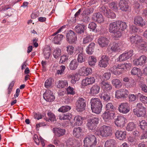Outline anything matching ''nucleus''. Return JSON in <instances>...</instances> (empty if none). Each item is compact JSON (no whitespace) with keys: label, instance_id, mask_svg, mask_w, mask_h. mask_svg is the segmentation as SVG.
I'll return each mask as SVG.
<instances>
[{"label":"nucleus","instance_id":"nucleus-29","mask_svg":"<svg viewBox=\"0 0 147 147\" xmlns=\"http://www.w3.org/2000/svg\"><path fill=\"white\" fill-rule=\"evenodd\" d=\"M92 18L94 20L97 21L99 23L102 22L104 21L102 16L99 13L94 14Z\"/></svg>","mask_w":147,"mask_h":147},{"label":"nucleus","instance_id":"nucleus-58","mask_svg":"<svg viewBox=\"0 0 147 147\" xmlns=\"http://www.w3.org/2000/svg\"><path fill=\"white\" fill-rule=\"evenodd\" d=\"M66 144L69 147L72 146L74 144L73 138H69L66 141Z\"/></svg>","mask_w":147,"mask_h":147},{"label":"nucleus","instance_id":"nucleus-24","mask_svg":"<svg viewBox=\"0 0 147 147\" xmlns=\"http://www.w3.org/2000/svg\"><path fill=\"white\" fill-rule=\"evenodd\" d=\"M66 131L64 129L60 128H56L54 129V132L57 136L61 137L63 136L65 133Z\"/></svg>","mask_w":147,"mask_h":147},{"label":"nucleus","instance_id":"nucleus-45","mask_svg":"<svg viewBox=\"0 0 147 147\" xmlns=\"http://www.w3.org/2000/svg\"><path fill=\"white\" fill-rule=\"evenodd\" d=\"M93 11V9L92 8H87L85 9L82 13V15L87 16L92 13Z\"/></svg>","mask_w":147,"mask_h":147},{"label":"nucleus","instance_id":"nucleus-59","mask_svg":"<svg viewBox=\"0 0 147 147\" xmlns=\"http://www.w3.org/2000/svg\"><path fill=\"white\" fill-rule=\"evenodd\" d=\"M82 21L86 23H88L90 20L89 17L87 16L82 15Z\"/></svg>","mask_w":147,"mask_h":147},{"label":"nucleus","instance_id":"nucleus-53","mask_svg":"<svg viewBox=\"0 0 147 147\" xmlns=\"http://www.w3.org/2000/svg\"><path fill=\"white\" fill-rule=\"evenodd\" d=\"M92 40V39L91 38V36L90 35H87L83 38V43L85 44H87L91 42Z\"/></svg>","mask_w":147,"mask_h":147},{"label":"nucleus","instance_id":"nucleus-44","mask_svg":"<svg viewBox=\"0 0 147 147\" xmlns=\"http://www.w3.org/2000/svg\"><path fill=\"white\" fill-rule=\"evenodd\" d=\"M66 48L68 55H73L75 51L74 47L71 46H69L67 47Z\"/></svg>","mask_w":147,"mask_h":147},{"label":"nucleus","instance_id":"nucleus-28","mask_svg":"<svg viewBox=\"0 0 147 147\" xmlns=\"http://www.w3.org/2000/svg\"><path fill=\"white\" fill-rule=\"evenodd\" d=\"M85 26L81 24H78L75 27V30L78 34L84 33L85 30Z\"/></svg>","mask_w":147,"mask_h":147},{"label":"nucleus","instance_id":"nucleus-7","mask_svg":"<svg viewBox=\"0 0 147 147\" xmlns=\"http://www.w3.org/2000/svg\"><path fill=\"white\" fill-rule=\"evenodd\" d=\"M130 65V64L129 63H124V64H119L117 65V66H114L112 67L111 69V71L113 72L114 74H121L120 72L118 71V69H127Z\"/></svg>","mask_w":147,"mask_h":147},{"label":"nucleus","instance_id":"nucleus-52","mask_svg":"<svg viewBox=\"0 0 147 147\" xmlns=\"http://www.w3.org/2000/svg\"><path fill=\"white\" fill-rule=\"evenodd\" d=\"M66 25H63L56 32L54 33L50 37V39L51 40L52 39L53 36H54L57 34L59 32L62 31L64 30H65V29L66 28Z\"/></svg>","mask_w":147,"mask_h":147},{"label":"nucleus","instance_id":"nucleus-18","mask_svg":"<svg viewBox=\"0 0 147 147\" xmlns=\"http://www.w3.org/2000/svg\"><path fill=\"white\" fill-rule=\"evenodd\" d=\"M128 107V104L127 102L121 103L119 106V110L121 113H126L129 111Z\"/></svg>","mask_w":147,"mask_h":147},{"label":"nucleus","instance_id":"nucleus-33","mask_svg":"<svg viewBox=\"0 0 147 147\" xmlns=\"http://www.w3.org/2000/svg\"><path fill=\"white\" fill-rule=\"evenodd\" d=\"M95 47V44L92 42L86 48V53L89 55H91L94 52Z\"/></svg>","mask_w":147,"mask_h":147},{"label":"nucleus","instance_id":"nucleus-21","mask_svg":"<svg viewBox=\"0 0 147 147\" xmlns=\"http://www.w3.org/2000/svg\"><path fill=\"white\" fill-rule=\"evenodd\" d=\"M76 52L78 54L77 60L79 62L82 63L85 61L86 57L82 50H77Z\"/></svg>","mask_w":147,"mask_h":147},{"label":"nucleus","instance_id":"nucleus-54","mask_svg":"<svg viewBox=\"0 0 147 147\" xmlns=\"http://www.w3.org/2000/svg\"><path fill=\"white\" fill-rule=\"evenodd\" d=\"M51 53V50L50 49H45L43 51V53L46 59H48L49 58Z\"/></svg>","mask_w":147,"mask_h":147},{"label":"nucleus","instance_id":"nucleus-43","mask_svg":"<svg viewBox=\"0 0 147 147\" xmlns=\"http://www.w3.org/2000/svg\"><path fill=\"white\" fill-rule=\"evenodd\" d=\"M106 111H109L114 112L115 110V107H114L111 103H108L106 105Z\"/></svg>","mask_w":147,"mask_h":147},{"label":"nucleus","instance_id":"nucleus-8","mask_svg":"<svg viewBox=\"0 0 147 147\" xmlns=\"http://www.w3.org/2000/svg\"><path fill=\"white\" fill-rule=\"evenodd\" d=\"M76 39V35L74 31L71 30L68 31L66 35V39L69 43H74L75 42Z\"/></svg>","mask_w":147,"mask_h":147},{"label":"nucleus","instance_id":"nucleus-6","mask_svg":"<svg viewBox=\"0 0 147 147\" xmlns=\"http://www.w3.org/2000/svg\"><path fill=\"white\" fill-rule=\"evenodd\" d=\"M86 103V101L84 98L79 97L76 103V109L77 111L81 112L84 110Z\"/></svg>","mask_w":147,"mask_h":147},{"label":"nucleus","instance_id":"nucleus-10","mask_svg":"<svg viewBox=\"0 0 147 147\" xmlns=\"http://www.w3.org/2000/svg\"><path fill=\"white\" fill-rule=\"evenodd\" d=\"M109 59L108 56L105 55L102 56L99 62V65L101 67H106L109 64Z\"/></svg>","mask_w":147,"mask_h":147},{"label":"nucleus","instance_id":"nucleus-36","mask_svg":"<svg viewBox=\"0 0 147 147\" xmlns=\"http://www.w3.org/2000/svg\"><path fill=\"white\" fill-rule=\"evenodd\" d=\"M74 125L78 126L81 125L82 123V117L79 115L76 116L74 119Z\"/></svg>","mask_w":147,"mask_h":147},{"label":"nucleus","instance_id":"nucleus-37","mask_svg":"<svg viewBox=\"0 0 147 147\" xmlns=\"http://www.w3.org/2000/svg\"><path fill=\"white\" fill-rule=\"evenodd\" d=\"M118 21V26L119 28V31L121 33V32L125 30L127 27V25L126 23L119 21Z\"/></svg>","mask_w":147,"mask_h":147},{"label":"nucleus","instance_id":"nucleus-4","mask_svg":"<svg viewBox=\"0 0 147 147\" xmlns=\"http://www.w3.org/2000/svg\"><path fill=\"white\" fill-rule=\"evenodd\" d=\"M85 147H93L97 143L96 138L94 135L90 134L87 135L83 140Z\"/></svg>","mask_w":147,"mask_h":147},{"label":"nucleus","instance_id":"nucleus-49","mask_svg":"<svg viewBox=\"0 0 147 147\" xmlns=\"http://www.w3.org/2000/svg\"><path fill=\"white\" fill-rule=\"evenodd\" d=\"M138 96L143 103L147 104V97L141 94L140 93L138 94Z\"/></svg>","mask_w":147,"mask_h":147},{"label":"nucleus","instance_id":"nucleus-20","mask_svg":"<svg viewBox=\"0 0 147 147\" xmlns=\"http://www.w3.org/2000/svg\"><path fill=\"white\" fill-rule=\"evenodd\" d=\"M134 24L143 27L145 25L143 19L140 16H136L134 18Z\"/></svg>","mask_w":147,"mask_h":147},{"label":"nucleus","instance_id":"nucleus-40","mask_svg":"<svg viewBox=\"0 0 147 147\" xmlns=\"http://www.w3.org/2000/svg\"><path fill=\"white\" fill-rule=\"evenodd\" d=\"M112 84L116 88H120L121 86V82L119 80L117 79L113 80L112 81Z\"/></svg>","mask_w":147,"mask_h":147},{"label":"nucleus","instance_id":"nucleus-48","mask_svg":"<svg viewBox=\"0 0 147 147\" xmlns=\"http://www.w3.org/2000/svg\"><path fill=\"white\" fill-rule=\"evenodd\" d=\"M96 62V59L93 56H91L89 58L88 60L89 65L90 66H93L95 65Z\"/></svg>","mask_w":147,"mask_h":147},{"label":"nucleus","instance_id":"nucleus-64","mask_svg":"<svg viewBox=\"0 0 147 147\" xmlns=\"http://www.w3.org/2000/svg\"><path fill=\"white\" fill-rule=\"evenodd\" d=\"M130 31L132 33H135L137 32L138 29L136 26H131L130 28Z\"/></svg>","mask_w":147,"mask_h":147},{"label":"nucleus","instance_id":"nucleus-35","mask_svg":"<svg viewBox=\"0 0 147 147\" xmlns=\"http://www.w3.org/2000/svg\"><path fill=\"white\" fill-rule=\"evenodd\" d=\"M78 65V62L76 59H74L70 62L69 65V67L70 69L75 70L76 69Z\"/></svg>","mask_w":147,"mask_h":147},{"label":"nucleus","instance_id":"nucleus-60","mask_svg":"<svg viewBox=\"0 0 147 147\" xmlns=\"http://www.w3.org/2000/svg\"><path fill=\"white\" fill-rule=\"evenodd\" d=\"M96 27V24L94 22H91L89 24L88 28L92 29L93 31H94L95 30Z\"/></svg>","mask_w":147,"mask_h":147},{"label":"nucleus","instance_id":"nucleus-32","mask_svg":"<svg viewBox=\"0 0 147 147\" xmlns=\"http://www.w3.org/2000/svg\"><path fill=\"white\" fill-rule=\"evenodd\" d=\"M134 114L137 115L138 117L143 116L145 114V109L142 110L138 109H134L133 110Z\"/></svg>","mask_w":147,"mask_h":147},{"label":"nucleus","instance_id":"nucleus-26","mask_svg":"<svg viewBox=\"0 0 147 147\" xmlns=\"http://www.w3.org/2000/svg\"><path fill=\"white\" fill-rule=\"evenodd\" d=\"M95 82V80L94 77H90L86 78L82 80V84L83 86H86L90 84H92Z\"/></svg>","mask_w":147,"mask_h":147},{"label":"nucleus","instance_id":"nucleus-5","mask_svg":"<svg viewBox=\"0 0 147 147\" xmlns=\"http://www.w3.org/2000/svg\"><path fill=\"white\" fill-rule=\"evenodd\" d=\"M99 119L98 117H92L89 118L87 121L86 126L90 130H94L99 123Z\"/></svg>","mask_w":147,"mask_h":147},{"label":"nucleus","instance_id":"nucleus-17","mask_svg":"<svg viewBox=\"0 0 147 147\" xmlns=\"http://www.w3.org/2000/svg\"><path fill=\"white\" fill-rule=\"evenodd\" d=\"M83 131L82 128L78 127L74 128L73 130V134L74 137L77 138H80L82 137Z\"/></svg>","mask_w":147,"mask_h":147},{"label":"nucleus","instance_id":"nucleus-19","mask_svg":"<svg viewBox=\"0 0 147 147\" xmlns=\"http://www.w3.org/2000/svg\"><path fill=\"white\" fill-rule=\"evenodd\" d=\"M130 40L132 43L139 45L143 41L142 37L138 35L132 36L130 37Z\"/></svg>","mask_w":147,"mask_h":147},{"label":"nucleus","instance_id":"nucleus-31","mask_svg":"<svg viewBox=\"0 0 147 147\" xmlns=\"http://www.w3.org/2000/svg\"><path fill=\"white\" fill-rule=\"evenodd\" d=\"M134 114L137 115L138 117L143 116L145 114V109L142 110L138 109H134L133 110Z\"/></svg>","mask_w":147,"mask_h":147},{"label":"nucleus","instance_id":"nucleus-15","mask_svg":"<svg viewBox=\"0 0 147 147\" xmlns=\"http://www.w3.org/2000/svg\"><path fill=\"white\" fill-rule=\"evenodd\" d=\"M118 5L120 9L122 11H127L129 9V7L128 3L125 0H120L118 3Z\"/></svg>","mask_w":147,"mask_h":147},{"label":"nucleus","instance_id":"nucleus-42","mask_svg":"<svg viewBox=\"0 0 147 147\" xmlns=\"http://www.w3.org/2000/svg\"><path fill=\"white\" fill-rule=\"evenodd\" d=\"M106 16L108 18L114 19L116 18V16L113 11L109 10L108 13H106Z\"/></svg>","mask_w":147,"mask_h":147},{"label":"nucleus","instance_id":"nucleus-11","mask_svg":"<svg viewBox=\"0 0 147 147\" xmlns=\"http://www.w3.org/2000/svg\"><path fill=\"white\" fill-rule=\"evenodd\" d=\"M133 54V51L130 50L127 53H124L120 55L119 57V61L121 62L128 59Z\"/></svg>","mask_w":147,"mask_h":147},{"label":"nucleus","instance_id":"nucleus-12","mask_svg":"<svg viewBox=\"0 0 147 147\" xmlns=\"http://www.w3.org/2000/svg\"><path fill=\"white\" fill-rule=\"evenodd\" d=\"M115 120V124L117 127H122L125 125L126 119L123 117L121 116H118Z\"/></svg>","mask_w":147,"mask_h":147},{"label":"nucleus","instance_id":"nucleus-55","mask_svg":"<svg viewBox=\"0 0 147 147\" xmlns=\"http://www.w3.org/2000/svg\"><path fill=\"white\" fill-rule=\"evenodd\" d=\"M68 56L66 55H63L61 57L59 61V63L64 64L68 60Z\"/></svg>","mask_w":147,"mask_h":147},{"label":"nucleus","instance_id":"nucleus-23","mask_svg":"<svg viewBox=\"0 0 147 147\" xmlns=\"http://www.w3.org/2000/svg\"><path fill=\"white\" fill-rule=\"evenodd\" d=\"M101 84L102 87L104 91L109 92L112 90L111 85L108 82L102 81Z\"/></svg>","mask_w":147,"mask_h":147},{"label":"nucleus","instance_id":"nucleus-16","mask_svg":"<svg viewBox=\"0 0 147 147\" xmlns=\"http://www.w3.org/2000/svg\"><path fill=\"white\" fill-rule=\"evenodd\" d=\"M109 42V41L108 38L105 37L101 36L98 39V43L100 46L102 47H107Z\"/></svg>","mask_w":147,"mask_h":147},{"label":"nucleus","instance_id":"nucleus-25","mask_svg":"<svg viewBox=\"0 0 147 147\" xmlns=\"http://www.w3.org/2000/svg\"><path fill=\"white\" fill-rule=\"evenodd\" d=\"M126 135V132L125 131H122L117 130L115 134L116 137L120 140H122L125 139V138Z\"/></svg>","mask_w":147,"mask_h":147},{"label":"nucleus","instance_id":"nucleus-13","mask_svg":"<svg viewBox=\"0 0 147 147\" xmlns=\"http://www.w3.org/2000/svg\"><path fill=\"white\" fill-rule=\"evenodd\" d=\"M146 59V57L145 55H142L138 59H135L134 60V63L137 65H144L147 62Z\"/></svg>","mask_w":147,"mask_h":147},{"label":"nucleus","instance_id":"nucleus-50","mask_svg":"<svg viewBox=\"0 0 147 147\" xmlns=\"http://www.w3.org/2000/svg\"><path fill=\"white\" fill-rule=\"evenodd\" d=\"M53 81V80L52 78H50L48 79L45 82V87L47 88H49V87L51 86Z\"/></svg>","mask_w":147,"mask_h":147},{"label":"nucleus","instance_id":"nucleus-9","mask_svg":"<svg viewBox=\"0 0 147 147\" xmlns=\"http://www.w3.org/2000/svg\"><path fill=\"white\" fill-rule=\"evenodd\" d=\"M129 93L128 91L127 90L120 89L116 92L115 97L118 99L126 98L127 97Z\"/></svg>","mask_w":147,"mask_h":147},{"label":"nucleus","instance_id":"nucleus-1","mask_svg":"<svg viewBox=\"0 0 147 147\" xmlns=\"http://www.w3.org/2000/svg\"><path fill=\"white\" fill-rule=\"evenodd\" d=\"M90 103L92 112L97 114L100 113L102 105L100 99L98 98H92L90 100Z\"/></svg>","mask_w":147,"mask_h":147},{"label":"nucleus","instance_id":"nucleus-27","mask_svg":"<svg viewBox=\"0 0 147 147\" xmlns=\"http://www.w3.org/2000/svg\"><path fill=\"white\" fill-rule=\"evenodd\" d=\"M115 115L114 112L105 111L102 114V116L105 120L110 119Z\"/></svg>","mask_w":147,"mask_h":147},{"label":"nucleus","instance_id":"nucleus-14","mask_svg":"<svg viewBox=\"0 0 147 147\" xmlns=\"http://www.w3.org/2000/svg\"><path fill=\"white\" fill-rule=\"evenodd\" d=\"M52 92L48 90L43 94L44 98L47 101L52 102L55 99V97L53 95Z\"/></svg>","mask_w":147,"mask_h":147},{"label":"nucleus","instance_id":"nucleus-41","mask_svg":"<svg viewBox=\"0 0 147 147\" xmlns=\"http://www.w3.org/2000/svg\"><path fill=\"white\" fill-rule=\"evenodd\" d=\"M136 127V125L133 122L129 123L127 125L126 129L129 131H131L134 130Z\"/></svg>","mask_w":147,"mask_h":147},{"label":"nucleus","instance_id":"nucleus-2","mask_svg":"<svg viewBox=\"0 0 147 147\" xmlns=\"http://www.w3.org/2000/svg\"><path fill=\"white\" fill-rule=\"evenodd\" d=\"M94 133L95 135L98 136L107 137L112 135V129L110 126L103 125L100 128V129H96Z\"/></svg>","mask_w":147,"mask_h":147},{"label":"nucleus","instance_id":"nucleus-34","mask_svg":"<svg viewBox=\"0 0 147 147\" xmlns=\"http://www.w3.org/2000/svg\"><path fill=\"white\" fill-rule=\"evenodd\" d=\"M63 36V35L62 34H58L52 39L53 42L55 44H60V42L62 40Z\"/></svg>","mask_w":147,"mask_h":147},{"label":"nucleus","instance_id":"nucleus-63","mask_svg":"<svg viewBox=\"0 0 147 147\" xmlns=\"http://www.w3.org/2000/svg\"><path fill=\"white\" fill-rule=\"evenodd\" d=\"M100 11L101 12L103 13L106 16V13H107L109 10H107L105 7L104 6H102L100 9Z\"/></svg>","mask_w":147,"mask_h":147},{"label":"nucleus","instance_id":"nucleus-47","mask_svg":"<svg viewBox=\"0 0 147 147\" xmlns=\"http://www.w3.org/2000/svg\"><path fill=\"white\" fill-rule=\"evenodd\" d=\"M68 86V83L66 81H59V83L57 85L59 88H64Z\"/></svg>","mask_w":147,"mask_h":147},{"label":"nucleus","instance_id":"nucleus-22","mask_svg":"<svg viewBox=\"0 0 147 147\" xmlns=\"http://www.w3.org/2000/svg\"><path fill=\"white\" fill-rule=\"evenodd\" d=\"M117 143L114 139H109L105 143V147H115Z\"/></svg>","mask_w":147,"mask_h":147},{"label":"nucleus","instance_id":"nucleus-46","mask_svg":"<svg viewBox=\"0 0 147 147\" xmlns=\"http://www.w3.org/2000/svg\"><path fill=\"white\" fill-rule=\"evenodd\" d=\"M140 127L143 130L147 129V123L145 120H142L140 122Z\"/></svg>","mask_w":147,"mask_h":147},{"label":"nucleus","instance_id":"nucleus-30","mask_svg":"<svg viewBox=\"0 0 147 147\" xmlns=\"http://www.w3.org/2000/svg\"><path fill=\"white\" fill-rule=\"evenodd\" d=\"M100 89V87L97 85H93L91 88L90 93L93 95H96L99 92Z\"/></svg>","mask_w":147,"mask_h":147},{"label":"nucleus","instance_id":"nucleus-61","mask_svg":"<svg viewBox=\"0 0 147 147\" xmlns=\"http://www.w3.org/2000/svg\"><path fill=\"white\" fill-rule=\"evenodd\" d=\"M119 49L118 45L117 43L113 44L111 48V50L113 51H118Z\"/></svg>","mask_w":147,"mask_h":147},{"label":"nucleus","instance_id":"nucleus-62","mask_svg":"<svg viewBox=\"0 0 147 147\" xmlns=\"http://www.w3.org/2000/svg\"><path fill=\"white\" fill-rule=\"evenodd\" d=\"M48 115L49 117V119L52 121H54L55 120V115L53 113L49 112L48 113Z\"/></svg>","mask_w":147,"mask_h":147},{"label":"nucleus","instance_id":"nucleus-51","mask_svg":"<svg viewBox=\"0 0 147 147\" xmlns=\"http://www.w3.org/2000/svg\"><path fill=\"white\" fill-rule=\"evenodd\" d=\"M70 107L69 106H63L58 109V111L61 112L68 111L71 109Z\"/></svg>","mask_w":147,"mask_h":147},{"label":"nucleus","instance_id":"nucleus-57","mask_svg":"<svg viewBox=\"0 0 147 147\" xmlns=\"http://www.w3.org/2000/svg\"><path fill=\"white\" fill-rule=\"evenodd\" d=\"M71 115L69 113H67L66 114H64L63 116H61L60 117L59 119L61 120L68 119L69 120L71 119Z\"/></svg>","mask_w":147,"mask_h":147},{"label":"nucleus","instance_id":"nucleus-3","mask_svg":"<svg viewBox=\"0 0 147 147\" xmlns=\"http://www.w3.org/2000/svg\"><path fill=\"white\" fill-rule=\"evenodd\" d=\"M118 21L113 22L109 25V32L114 34V36L115 38H119L121 36V33L119 31L118 26Z\"/></svg>","mask_w":147,"mask_h":147},{"label":"nucleus","instance_id":"nucleus-38","mask_svg":"<svg viewBox=\"0 0 147 147\" xmlns=\"http://www.w3.org/2000/svg\"><path fill=\"white\" fill-rule=\"evenodd\" d=\"M100 96L101 99L106 101L110 100L111 97L109 94L105 92L102 93Z\"/></svg>","mask_w":147,"mask_h":147},{"label":"nucleus","instance_id":"nucleus-56","mask_svg":"<svg viewBox=\"0 0 147 147\" xmlns=\"http://www.w3.org/2000/svg\"><path fill=\"white\" fill-rule=\"evenodd\" d=\"M140 69L138 68L134 67L131 70V74L133 75L139 74L140 73Z\"/></svg>","mask_w":147,"mask_h":147},{"label":"nucleus","instance_id":"nucleus-39","mask_svg":"<svg viewBox=\"0 0 147 147\" xmlns=\"http://www.w3.org/2000/svg\"><path fill=\"white\" fill-rule=\"evenodd\" d=\"M61 50L59 48L55 49L53 52L54 57L56 59L59 57L61 55Z\"/></svg>","mask_w":147,"mask_h":147}]
</instances>
